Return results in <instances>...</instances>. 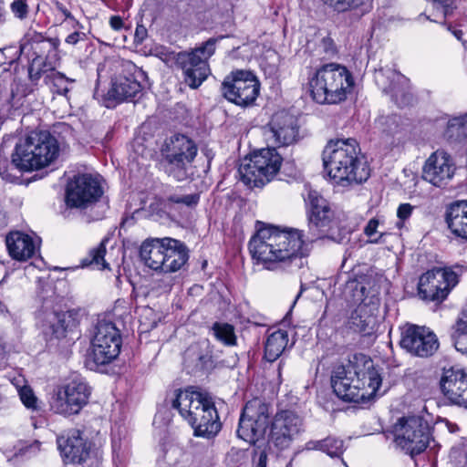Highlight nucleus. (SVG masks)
I'll list each match as a JSON object with an SVG mask.
<instances>
[{"label":"nucleus","instance_id":"obj_16","mask_svg":"<svg viewBox=\"0 0 467 467\" xmlns=\"http://www.w3.org/2000/svg\"><path fill=\"white\" fill-rule=\"evenodd\" d=\"M354 302L358 304L348 319V327L354 332L369 335L376 324V315L379 311V298L376 292L366 295L363 285L355 284Z\"/></svg>","mask_w":467,"mask_h":467},{"label":"nucleus","instance_id":"obj_13","mask_svg":"<svg viewBox=\"0 0 467 467\" xmlns=\"http://www.w3.org/2000/svg\"><path fill=\"white\" fill-rule=\"evenodd\" d=\"M395 441L411 456L420 454L428 446L431 430L428 422L420 416L404 417L394 425Z\"/></svg>","mask_w":467,"mask_h":467},{"label":"nucleus","instance_id":"obj_33","mask_svg":"<svg viewBox=\"0 0 467 467\" xmlns=\"http://www.w3.org/2000/svg\"><path fill=\"white\" fill-rule=\"evenodd\" d=\"M306 449L321 451L328 456L340 457L345 450L344 441L337 437L328 436L319 441H309L306 443Z\"/></svg>","mask_w":467,"mask_h":467},{"label":"nucleus","instance_id":"obj_49","mask_svg":"<svg viewBox=\"0 0 467 467\" xmlns=\"http://www.w3.org/2000/svg\"><path fill=\"white\" fill-rule=\"evenodd\" d=\"M55 7L59 13H61L65 16V19L63 21L70 19L71 21H73L74 24L79 26V23L74 18L70 11L62 3L56 1Z\"/></svg>","mask_w":467,"mask_h":467},{"label":"nucleus","instance_id":"obj_31","mask_svg":"<svg viewBox=\"0 0 467 467\" xmlns=\"http://www.w3.org/2000/svg\"><path fill=\"white\" fill-rule=\"evenodd\" d=\"M288 344V334L284 330H276L270 334L265 345V358L269 362L275 361L285 351Z\"/></svg>","mask_w":467,"mask_h":467},{"label":"nucleus","instance_id":"obj_8","mask_svg":"<svg viewBox=\"0 0 467 467\" xmlns=\"http://www.w3.org/2000/svg\"><path fill=\"white\" fill-rule=\"evenodd\" d=\"M197 146L188 136L173 134L161 147L162 171L178 182L187 179L188 170L197 155Z\"/></svg>","mask_w":467,"mask_h":467},{"label":"nucleus","instance_id":"obj_7","mask_svg":"<svg viewBox=\"0 0 467 467\" xmlns=\"http://www.w3.org/2000/svg\"><path fill=\"white\" fill-rule=\"evenodd\" d=\"M140 257L154 271L174 273L187 263L189 250L182 242L173 238H152L141 244Z\"/></svg>","mask_w":467,"mask_h":467},{"label":"nucleus","instance_id":"obj_45","mask_svg":"<svg viewBox=\"0 0 467 467\" xmlns=\"http://www.w3.org/2000/svg\"><path fill=\"white\" fill-rule=\"evenodd\" d=\"M383 90L391 93L393 100L399 106L405 105L410 100V94L398 88L392 82L389 86L383 87Z\"/></svg>","mask_w":467,"mask_h":467},{"label":"nucleus","instance_id":"obj_11","mask_svg":"<svg viewBox=\"0 0 467 467\" xmlns=\"http://www.w3.org/2000/svg\"><path fill=\"white\" fill-rule=\"evenodd\" d=\"M221 92L231 103L242 108L251 107L260 94V81L252 71L234 70L224 78Z\"/></svg>","mask_w":467,"mask_h":467},{"label":"nucleus","instance_id":"obj_18","mask_svg":"<svg viewBox=\"0 0 467 467\" xmlns=\"http://www.w3.org/2000/svg\"><path fill=\"white\" fill-rule=\"evenodd\" d=\"M102 193V188L96 177L78 174L67 185L66 203L70 208L84 209L96 202Z\"/></svg>","mask_w":467,"mask_h":467},{"label":"nucleus","instance_id":"obj_3","mask_svg":"<svg viewBox=\"0 0 467 467\" xmlns=\"http://www.w3.org/2000/svg\"><path fill=\"white\" fill-rule=\"evenodd\" d=\"M349 361L337 366L331 376V385L336 395L350 402H368L375 397L381 385V378L370 359Z\"/></svg>","mask_w":467,"mask_h":467},{"label":"nucleus","instance_id":"obj_56","mask_svg":"<svg viewBox=\"0 0 467 467\" xmlns=\"http://www.w3.org/2000/svg\"><path fill=\"white\" fill-rule=\"evenodd\" d=\"M5 310H6V309H5V306L2 304V302L0 301V311H1V312H4V311H5Z\"/></svg>","mask_w":467,"mask_h":467},{"label":"nucleus","instance_id":"obj_19","mask_svg":"<svg viewBox=\"0 0 467 467\" xmlns=\"http://www.w3.org/2000/svg\"><path fill=\"white\" fill-rule=\"evenodd\" d=\"M400 346L414 356L428 358L438 350L440 343L431 328L408 324L402 329Z\"/></svg>","mask_w":467,"mask_h":467},{"label":"nucleus","instance_id":"obj_29","mask_svg":"<svg viewBox=\"0 0 467 467\" xmlns=\"http://www.w3.org/2000/svg\"><path fill=\"white\" fill-rule=\"evenodd\" d=\"M445 221L452 234L467 241V200L450 203L446 208Z\"/></svg>","mask_w":467,"mask_h":467},{"label":"nucleus","instance_id":"obj_53","mask_svg":"<svg viewBox=\"0 0 467 467\" xmlns=\"http://www.w3.org/2000/svg\"><path fill=\"white\" fill-rule=\"evenodd\" d=\"M267 455L265 451H262L259 454L258 462L255 467H266Z\"/></svg>","mask_w":467,"mask_h":467},{"label":"nucleus","instance_id":"obj_10","mask_svg":"<svg viewBox=\"0 0 467 467\" xmlns=\"http://www.w3.org/2000/svg\"><path fill=\"white\" fill-rule=\"evenodd\" d=\"M218 38L211 37L201 47L176 54L174 60L191 88H199L210 74L208 60L215 52Z\"/></svg>","mask_w":467,"mask_h":467},{"label":"nucleus","instance_id":"obj_47","mask_svg":"<svg viewBox=\"0 0 467 467\" xmlns=\"http://www.w3.org/2000/svg\"><path fill=\"white\" fill-rule=\"evenodd\" d=\"M385 75H388V78L391 77L393 80L400 82V83H406L408 81V79L403 75H401L398 72L391 71V70H387L386 72H384L382 69H380V70L377 71L375 74V78H376V81L378 82V84H379L381 82V78L383 77H385Z\"/></svg>","mask_w":467,"mask_h":467},{"label":"nucleus","instance_id":"obj_27","mask_svg":"<svg viewBox=\"0 0 467 467\" xmlns=\"http://www.w3.org/2000/svg\"><path fill=\"white\" fill-rule=\"evenodd\" d=\"M146 78L143 70L136 68L131 77L119 76L112 82L108 92L110 99L124 101L136 98L142 90L141 79Z\"/></svg>","mask_w":467,"mask_h":467},{"label":"nucleus","instance_id":"obj_25","mask_svg":"<svg viewBox=\"0 0 467 467\" xmlns=\"http://www.w3.org/2000/svg\"><path fill=\"white\" fill-rule=\"evenodd\" d=\"M298 134L297 120L286 111L276 112L269 123L268 140L277 146L292 144Z\"/></svg>","mask_w":467,"mask_h":467},{"label":"nucleus","instance_id":"obj_36","mask_svg":"<svg viewBox=\"0 0 467 467\" xmlns=\"http://www.w3.org/2000/svg\"><path fill=\"white\" fill-rule=\"evenodd\" d=\"M106 254L105 242L102 241L96 248L92 249L88 257L83 260V265H93L99 269H106L109 265L104 260Z\"/></svg>","mask_w":467,"mask_h":467},{"label":"nucleus","instance_id":"obj_40","mask_svg":"<svg viewBox=\"0 0 467 467\" xmlns=\"http://www.w3.org/2000/svg\"><path fill=\"white\" fill-rule=\"evenodd\" d=\"M50 72L47 62L39 58H32L28 67V76L32 83L36 84L42 75L45 76Z\"/></svg>","mask_w":467,"mask_h":467},{"label":"nucleus","instance_id":"obj_4","mask_svg":"<svg viewBox=\"0 0 467 467\" xmlns=\"http://www.w3.org/2000/svg\"><path fill=\"white\" fill-rule=\"evenodd\" d=\"M172 408L192 426L195 436L211 438L221 430L217 410L208 393L192 388L180 389L172 400Z\"/></svg>","mask_w":467,"mask_h":467},{"label":"nucleus","instance_id":"obj_50","mask_svg":"<svg viewBox=\"0 0 467 467\" xmlns=\"http://www.w3.org/2000/svg\"><path fill=\"white\" fill-rule=\"evenodd\" d=\"M453 344L457 351L467 356V335L463 337H456Z\"/></svg>","mask_w":467,"mask_h":467},{"label":"nucleus","instance_id":"obj_14","mask_svg":"<svg viewBox=\"0 0 467 467\" xmlns=\"http://www.w3.org/2000/svg\"><path fill=\"white\" fill-rule=\"evenodd\" d=\"M269 418L268 404L258 398L249 400L243 409L239 420L238 437L250 444H255L264 438Z\"/></svg>","mask_w":467,"mask_h":467},{"label":"nucleus","instance_id":"obj_2","mask_svg":"<svg viewBox=\"0 0 467 467\" xmlns=\"http://www.w3.org/2000/svg\"><path fill=\"white\" fill-rule=\"evenodd\" d=\"M324 169L337 185L350 187L365 182L370 169L354 139L330 140L323 150Z\"/></svg>","mask_w":467,"mask_h":467},{"label":"nucleus","instance_id":"obj_17","mask_svg":"<svg viewBox=\"0 0 467 467\" xmlns=\"http://www.w3.org/2000/svg\"><path fill=\"white\" fill-rule=\"evenodd\" d=\"M92 358L97 365H105L115 359L121 347L119 329L111 321L99 320L91 340Z\"/></svg>","mask_w":467,"mask_h":467},{"label":"nucleus","instance_id":"obj_20","mask_svg":"<svg viewBox=\"0 0 467 467\" xmlns=\"http://www.w3.org/2000/svg\"><path fill=\"white\" fill-rule=\"evenodd\" d=\"M305 200L310 207L308 228L311 234V240L323 238L330 229L334 219V213L327 201L317 191H308Z\"/></svg>","mask_w":467,"mask_h":467},{"label":"nucleus","instance_id":"obj_55","mask_svg":"<svg viewBox=\"0 0 467 467\" xmlns=\"http://www.w3.org/2000/svg\"><path fill=\"white\" fill-rule=\"evenodd\" d=\"M452 34H453V36H454L458 40H461V39H462V30L454 29V30H452Z\"/></svg>","mask_w":467,"mask_h":467},{"label":"nucleus","instance_id":"obj_48","mask_svg":"<svg viewBox=\"0 0 467 467\" xmlns=\"http://www.w3.org/2000/svg\"><path fill=\"white\" fill-rule=\"evenodd\" d=\"M85 40H86L85 33L79 32V31H75L66 37L65 42L68 45L75 46L78 43H79L81 41H85Z\"/></svg>","mask_w":467,"mask_h":467},{"label":"nucleus","instance_id":"obj_26","mask_svg":"<svg viewBox=\"0 0 467 467\" xmlns=\"http://www.w3.org/2000/svg\"><path fill=\"white\" fill-rule=\"evenodd\" d=\"M59 45L58 38H46L41 34L33 32L26 35V43L22 45V49H26L30 46V49L35 55L33 58H39L47 62L49 67L52 68L58 59Z\"/></svg>","mask_w":467,"mask_h":467},{"label":"nucleus","instance_id":"obj_52","mask_svg":"<svg viewBox=\"0 0 467 467\" xmlns=\"http://www.w3.org/2000/svg\"><path fill=\"white\" fill-rule=\"evenodd\" d=\"M147 36V29L143 26H138L135 30V38L142 42Z\"/></svg>","mask_w":467,"mask_h":467},{"label":"nucleus","instance_id":"obj_58","mask_svg":"<svg viewBox=\"0 0 467 467\" xmlns=\"http://www.w3.org/2000/svg\"><path fill=\"white\" fill-rule=\"evenodd\" d=\"M303 292V287L301 286V289H300V293L298 294L297 296H299L301 295V293Z\"/></svg>","mask_w":467,"mask_h":467},{"label":"nucleus","instance_id":"obj_12","mask_svg":"<svg viewBox=\"0 0 467 467\" xmlns=\"http://www.w3.org/2000/svg\"><path fill=\"white\" fill-rule=\"evenodd\" d=\"M91 392L86 379L77 376L57 389L51 399L50 408L65 417L78 414L88 403Z\"/></svg>","mask_w":467,"mask_h":467},{"label":"nucleus","instance_id":"obj_41","mask_svg":"<svg viewBox=\"0 0 467 467\" xmlns=\"http://www.w3.org/2000/svg\"><path fill=\"white\" fill-rule=\"evenodd\" d=\"M379 226V220L378 218H371L364 228V234L370 238L371 244H382L385 233L378 234V228Z\"/></svg>","mask_w":467,"mask_h":467},{"label":"nucleus","instance_id":"obj_28","mask_svg":"<svg viewBox=\"0 0 467 467\" xmlns=\"http://www.w3.org/2000/svg\"><path fill=\"white\" fill-rule=\"evenodd\" d=\"M9 255L20 262L32 258L38 250L39 244L28 234L21 232L10 233L5 239Z\"/></svg>","mask_w":467,"mask_h":467},{"label":"nucleus","instance_id":"obj_30","mask_svg":"<svg viewBox=\"0 0 467 467\" xmlns=\"http://www.w3.org/2000/svg\"><path fill=\"white\" fill-rule=\"evenodd\" d=\"M184 367L188 373L196 374L209 370L213 366L212 353L199 345H191L184 353Z\"/></svg>","mask_w":467,"mask_h":467},{"label":"nucleus","instance_id":"obj_43","mask_svg":"<svg viewBox=\"0 0 467 467\" xmlns=\"http://www.w3.org/2000/svg\"><path fill=\"white\" fill-rule=\"evenodd\" d=\"M18 394L22 403L27 409H31L34 410L37 409V399L30 387H21L20 389H18Z\"/></svg>","mask_w":467,"mask_h":467},{"label":"nucleus","instance_id":"obj_1","mask_svg":"<svg viewBox=\"0 0 467 467\" xmlns=\"http://www.w3.org/2000/svg\"><path fill=\"white\" fill-rule=\"evenodd\" d=\"M249 251L256 264L270 271L300 269L306 265L309 254L298 230H281L273 225L257 230L249 242Z\"/></svg>","mask_w":467,"mask_h":467},{"label":"nucleus","instance_id":"obj_24","mask_svg":"<svg viewBox=\"0 0 467 467\" xmlns=\"http://www.w3.org/2000/svg\"><path fill=\"white\" fill-rule=\"evenodd\" d=\"M58 450L65 463H81L89 455L90 444L79 430H70L57 439Z\"/></svg>","mask_w":467,"mask_h":467},{"label":"nucleus","instance_id":"obj_15","mask_svg":"<svg viewBox=\"0 0 467 467\" xmlns=\"http://www.w3.org/2000/svg\"><path fill=\"white\" fill-rule=\"evenodd\" d=\"M459 283V275L451 267H435L420 275L418 295L426 301L442 302Z\"/></svg>","mask_w":467,"mask_h":467},{"label":"nucleus","instance_id":"obj_9","mask_svg":"<svg viewBox=\"0 0 467 467\" xmlns=\"http://www.w3.org/2000/svg\"><path fill=\"white\" fill-rule=\"evenodd\" d=\"M282 161L275 149H262L242 161L238 169L241 180L250 187H262L276 175Z\"/></svg>","mask_w":467,"mask_h":467},{"label":"nucleus","instance_id":"obj_51","mask_svg":"<svg viewBox=\"0 0 467 467\" xmlns=\"http://www.w3.org/2000/svg\"><path fill=\"white\" fill-rule=\"evenodd\" d=\"M109 25L114 30H120L123 27V20L119 16H113L109 18Z\"/></svg>","mask_w":467,"mask_h":467},{"label":"nucleus","instance_id":"obj_35","mask_svg":"<svg viewBox=\"0 0 467 467\" xmlns=\"http://www.w3.org/2000/svg\"><path fill=\"white\" fill-rule=\"evenodd\" d=\"M325 5L337 13L360 9L368 12L372 7L373 0H322Z\"/></svg>","mask_w":467,"mask_h":467},{"label":"nucleus","instance_id":"obj_34","mask_svg":"<svg viewBox=\"0 0 467 467\" xmlns=\"http://www.w3.org/2000/svg\"><path fill=\"white\" fill-rule=\"evenodd\" d=\"M56 65L49 67L50 72H48L45 78L44 81L47 85L51 87V89L54 93L58 95L66 96L69 91V85L74 83L75 80L66 77L64 74L55 70Z\"/></svg>","mask_w":467,"mask_h":467},{"label":"nucleus","instance_id":"obj_37","mask_svg":"<svg viewBox=\"0 0 467 467\" xmlns=\"http://www.w3.org/2000/svg\"><path fill=\"white\" fill-rule=\"evenodd\" d=\"M200 200L198 193L181 194L179 192H171L165 194V201L170 204L184 205L187 207H194Z\"/></svg>","mask_w":467,"mask_h":467},{"label":"nucleus","instance_id":"obj_46","mask_svg":"<svg viewBox=\"0 0 467 467\" xmlns=\"http://www.w3.org/2000/svg\"><path fill=\"white\" fill-rule=\"evenodd\" d=\"M413 209L414 207L410 203H401L399 205L397 210V217L399 218L397 226L399 228H401L404 222L411 216Z\"/></svg>","mask_w":467,"mask_h":467},{"label":"nucleus","instance_id":"obj_5","mask_svg":"<svg viewBox=\"0 0 467 467\" xmlns=\"http://www.w3.org/2000/svg\"><path fill=\"white\" fill-rule=\"evenodd\" d=\"M353 86L351 73L346 67L337 63L323 65L309 79L311 96L319 104H337L344 101Z\"/></svg>","mask_w":467,"mask_h":467},{"label":"nucleus","instance_id":"obj_23","mask_svg":"<svg viewBox=\"0 0 467 467\" xmlns=\"http://www.w3.org/2000/svg\"><path fill=\"white\" fill-rule=\"evenodd\" d=\"M455 166L444 150H436L426 161L422 177L436 187L446 186L452 179Z\"/></svg>","mask_w":467,"mask_h":467},{"label":"nucleus","instance_id":"obj_44","mask_svg":"<svg viewBox=\"0 0 467 467\" xmlns=\"http://www.w3.org/2000/svg\"><path fill=\"white\" fill-rule=\"evenodd\" d=\"M10 10L17 19L24 20L29 13V6L26 0H14L10 4Z\"/></svg>","mask_w":467,"mask_h":467},{"label":"nucleus","instance_id":"obj_42","mask_svg":"<svg viewBox=\"0 0 467 467\" xmlns=\"http://www.w3.org/2000/svg\"><path fill=\"white\" fill-rule=\"evenodd\" d=\"M431 7L435 11V16L445 18L452 13L453 7L448 0H427Z\"/></svg>","mask_w":467,"mask_h":467},{"label":"nucleus","instance_id":"obj_38","mask_svg":"<svg viewBox=\"0 0 467 467\" xmlns=\"http://www.w3.org/2000/svg\"><path fill=\"white\" fill-rule=\"evenodd\" d=\"M447 133L450 137L467 138V114L451 119L448 121Z\"/></svg>","mask_w":467,"mask_h":467},{"label":"nucleus","instance_id":"obj_22","mask_svg":"<svg viewBox=\"0 0 467 467\" xmlns=\"http://www.w3.org/2000/svg\"><path fill=\"white\" fill-rule=\"evenodd\" d=\"M302 419L291 410H282L275 416L270 431V442L279 450L290 446L299 433Z\"/></svg>","mask_w":467,"mask_h":467},{"label":"nucleus","instance_id":"obj_39","mask_svg":"<svg viewBox=\"0 0 467 467\" xmlns=\"http://www.w3.org/2000/svg\"><path fill=\"white\" fill-rule=\"evenodd\" d=\"M214 336L218 340L227 346H234L236 342V337L234 335V327L229 324H218L213 325Z\"/></svg>","mask_w":467,"mask_h":467},{"label":"nucleus","instance_id":"obj_21","mask_svg":"<svg viewBox=\"0 0 467 467\" xmlns=\"http://www.w3.org/2000/svg\"><path fill=\"white\" fill-rule=\"evenodd\" d=\"M440 389L451 405L467 410V372L462 368L443 369L440 379Z\"/></svg>","mask_w":467,"mask_h":467},{"label":"nucleus","instance_id":"obj_32","mask_svg":"<svg viewBox=\"0 0 467 467\" xmlns=\"http://www.w3.org/2000/svg\"><path fill=\"white\" fill-rule=\"evenodd\" d=\"M70 317L64 312H52L47 314L46 323L43 325L44 333L56 338L64 337L66 335Z\"/></svg>","mask_w":467,"mask_h":467},{"label":"nucleus","instance_id":"obj_57","mask_svg":"<svg viewBox=\"0 0 467 467\" xmlns=\"http://www.w3.org/2000/svg\"><path fill=\"white\" fill-rule=\"evenodd\" d=\"M427 18H428L429 20H431V21L438 22V19H437V18L431 19L430 16H428Z\"/></svg>","mask_w":467,"mask_h":467},{"label":"nucleus","instance_id":"obj_6","mask_svg":"<svg viewBox=\"0 0 467 467\" xmlns=\"http://www.w3.org/2000/svg\"><path fill=\"white\" fill-rule=\"evenodd\" d=\"M57 139L49 132H31L20 139L12 154V163L21 171L40 170L58 156Z\"/></svg>","mask_w":467,"mask_h":467},{"label":"nucleus","instance_id":"obj_54","mask_svg":"<svg viewBox=\"0 0 467 467\" xmlns=\"http://www.w3.org/2000/svg\"><path fill=\"white\" fill-rule=\"evenodd\" d=\"M7 12L3 2H0V25L4 24L6 20Z\"/></svg>","mask_w":467,"mask_h":467}]
</instances>
